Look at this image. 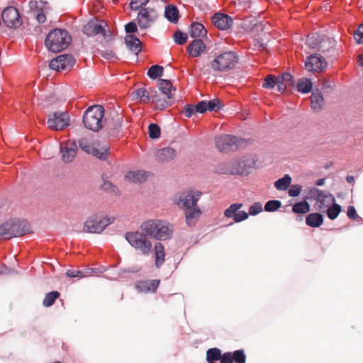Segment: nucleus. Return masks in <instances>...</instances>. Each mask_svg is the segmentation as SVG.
<instances>
[{"label":"nucleus","instance_id":"obj_1","mask_svg":"<svg viewBox=\"0 0 363 363\" xmlns=\"http://www.w3.org/2000/svg\"><path fill=\"white\" fill-rule=\"evenodd\" d=\"M140 229L149 237L157 240H167L173 233V226L166 220H149L143 222Z\"/></svg>","mask_w":363,"mask_h":363},{"label":"nucleus","instance_id":"obj_2","mask_svg":"<svg viewBox=\"0 0 363 363\" xmlns=\"http://www.w3.org/2000/svg\"><path fill=\"white\" fill-rule=\"evenodd\" d=\"M238 60L239 57L236 52L225 51L215 56L211 62V67L216 73H226L236 67Z\"/></svg>","mask_w":363,"mask_h":363},{"label":"nucleus","instance_id":"obj_3","mask_svg":"<svg viewBox=\"0 0 363 363\" xmlns=\"http://www.w3.org/2000/svg\"><path fill=\"white\" fill-rule=\"evenodd\" d=\"M143 231L128 232L125 234V240L140 254L145 257H149L152 252L153 245Z\"/></svg>","mask_w":363,"mask_h":363},{"label":"nucleus","instance_id":"obj_4","mask_svg":"<svg viewBox=\"0 0 363 363\" xmlns=\"http://www.w3.org/2000/svg\"><path fill=\"white\" fill-rule=\"evenodd\" d=\"M104 108L100 105L89 107L84 113L83 123L84 126L92 131L96 132L104 126Z\"/></svg>","mask_w":363,"mask_h":363},{"label":"nucleus","instance_id":"obj_5","mask_svg":"<svg viewBox=\"0 0 363 363\" xmlns=\"http://www.w3.org/2000/svg\"><path fill=\"white\" fill-rule=\"evenodd\" d=\"M202 195L201 191L188 189L179 194L175 198V204L182 209H189L197 206V202Z\"/></svg>","mask_w":363,"mask_h":363},{"label":"nucleus","instance_id":"obj_6","mask_svg":"<svg viewBox=\"0 0 363 363\" xmlns=\"http://www.w3.org/2000/svg\"><path fill=\"white\" fill-rule=\"evenodd\" d=\"M215 143L218 150L224 152L235 151L246 144L245 140L230 135L217 137Z\"/></svg>","mask_w":363,"mask_h":363},{"label":"nucleus","instance_id":"obj_7","mask_svg":"<svg viewBox=\"0 0 363 363\" xmlns=\"http://www.w3.org/2000/svg\"><path fill=\"white\" fill-rule=\"evenodd\" d=\"M45 43V45H70L72 38L67 30L55 28L49 32Z\"/></svg>","mask_w":363,"mask_h":363},{"label":"nucleus","instance_id":"obj_8","mask_svg":"<svg viewBox=\"0 0 363 363\" xmlns=\"http://www.w3.org/2000/svg\"><path fill=\"white\" fill-rule=\"evenodd\" d=\"M113 221V218L92 216L84 222L83 229L86 233H100Z\"/></svg>","mask_w":363,"mask_h":363},{"label":"nucleus","instance_id":"obj_9","mask_svg":"<svg viewBox=\"0 0 363 363\" xmlns=\"http://www.w3.org/2000/svg\"><path fill=\"white\" fill-rule=\"evenodd\" d=\"M218 172L220 174L240 175H245L247 173L244 162L238 160L220 163L218 167Z\"/></svg>","mask_w":363,"mask_h":363},{"label":"nucleus","instance_id":"obj_10","mask_svg":"<svg viewBox=\"0 0 363 363\" xmlns=\"http://www.w3.org/2000/svg\"><path fill=\"white\" fill-rule=\"evenodd\" d=\"M106 22L98 19H93L89 21L84 26V33L88 36H94L97 34H103L105 38H111V33L109 32Z\"/></svg>","mask_w":363,"mask_h":363},{"label":"nucleus","instance_id":"obj_11","mask_svg":"<svg viewBox=\"0 0 363 363\" xmlns=\"http://www.w3.org/2000/svg\"><path fill=\"white\" fill-rule=\"evenodd\" d=\"M69 122V116L67 112H55L49 115L48 126L52 130H60L68 126Z\"/></svg>","mask_w":363,"mask_h":363},{"label":"nucleus","instance_id":"obj_12","mask_svg":"<svg viewBox=\"0 0 363 363\" xmlns=\"http://www.w3.org/2000/svg\"><path fill=\"white\" fill-rule=\"evenodd\" d=\"M190 36L194 40L189 45H201L208 43L206 37L207 30L204 26L199 23H193L189 28Z\"/></svg>","mask_w":363,"mask_h":363},{"label":"nucleus","instance_id":"obj_13","mask_svg":"<svg viewBox=\"0 0 363 363\" xmlns=\"http://www.w3.org/2000/svg\"><path fill=\"white\" fill-rule=\"evenodd\" d=\"M75 63V59L69 54L58 55L52 59L49 64V67L56 71H62L70 69Z\"/></svg>","mask_w":363,"mask_h":363},{"label":"nucleus","instance_id":"obj_14","mask_svg":"<svg viewBox=\"0 0 363 363\" xmlns=\"http://www.w3.org/2000/svg\"><path fill=\"white\" fill-rule=\"evenodd\" d=\"M311 194L316 200V208L319 211H324L335 201V197L332 194H326L325 191L315 188L311 190Z\"/></svg>","mask_w":363,"mask_h":363},{"label":"nucleus","instance_id":"obj_15","mask_svg":"<svg viewBox=\"0 0 363 363\" xmlns=\"http://www.w3.org/2000/svg\"><path fill=\"white\" fill-rule=\"evenodd\" d=\"M328 66L325 59L320 54L308 56L306 60L305 67L309 72H321Z\"/></svg>","mask_w":363,"mask_h":363},{"label":"nucleus","instance_id":"obj_16","mask_svg":"<svg viewBox=\"0 0 363 363\" xmlns=\"http://www.w3.org/2000/svg\"><path fill=\"white\" fill-rule=\"evenodd\" d=\"M1 18L6 26L9 28H18L22 23L18 11L13 6L6 8L2 12Z\"/></svg>","mask_w":363,"mask_h":363},{"label":"nucleus","instance_id":"obj_17","mask_svg":"<svg viewBox=\"0 0 363 363\" xmlns=\"http://www.w3.org/2000/svg\"><path fill=\"white\" fill-rule=\"evenodd\" d=\"M10 239L15 237H20L29 233V225L26 220L8 221Z\"/></svg>","mask_w":363,"mask_h":363},{"label":"nucleus","instance_id":"obj_18","mask_svg":"<svg viewBox=\"0 0 363 363\" xmlns=\"http://www.w3.org/2000/svg\"><path fill=\"white\" fill-rule=\"evenodd\" d=\"M78 147L74 141L68 140L61 144L60 152L64 162L69 163L73 161L77 155Z\"/></svg>","mask_w":363,"mask_h":363},{"label":"nucleus","instance_id":"obj_19","mask_svg":"<svg viewBox=\"0 0 363 363\" xmlns=\"http://www.w3.org/2000/svg\"><path fill=\"white\" fill-rule=\"evenodd\" d=\"M156 18L157 13L153 9L143 8L139 11L137 19L139 26L146 28L150 26Z\"/></svg>","mask_w":363,"mask_h":363},{"label":"nucleus","instance_id":"obj_20","mask_svg":"<svg viewBox=\"0 0 363 363\" xmlns=\"http://www.w3.org/2000/svg\"><path fill=\"white\" fill-rule=\"evenodd\" d=\"M275 86L279 92H284L289 86L280 79V75L277 77L272 74H269L264 79L263 87L266 89H272Z\"/></svg>","mask_w":363,"mask_h":363},{"label":"nucleus","instance_id":"obj_21","mask_svg":"<svg viewBox=\"0 0 363 363\" xmlns=\"http://www.w3.org/2000/svg\"><path fill=\"white\" fill-rule=\"evenodd\" d=\"M160 283V281L157 279L140 281L136 283L135 287L140 292L154 293L157 291Z\"/></svg>","mask_w":363,"mask_h":363},{"label":"nucleus","instance_id":"obj_22","mask_svg":"<svg viewBox=\"0 0 363 363\" xmlns=\"http://www.w3.org/2000/svg\"><path fill=\"white\" fill-rule=\"evenodd\" d=\"M150 99L152 103L155 104L157 108L160 110H163L173 104V101L167 99L162 93H157V91L152 90H151Z\"/></svg>","mask_w":363,"mask_h":363},{"label":"nucleus","instance_id":"obj_23","mask_svg":"<svg viewBox=\"0 0 363 363\" xmlns=\"http://www.w3.org/2000/svg\"><path fill=\"white\" fill-rule=\"evenodd\" d=\"M213 25L220 30H227L233 23V20L226 14L216 13L212 18Z\"/></svg>","mask_w":363,"mask_h":363},{"label":"nucleus","instance_id":"obj_24","mask_svg":"<svg viewBox=\"0 0 363 363\" xmlns=\"http://www.w3.org/2000/svg\"><path fill=\"white\" fill-rule=\"evenodd\" d=\"M159 90L162 94L171 101H174L176 89L172 86V82L167 79H160L157 84Z\"/></svg>","mask_w":363,"mask_h":363},{"label":"nucleus","instance_id":"obj_25","mask_svg":"<svg viewBox=\"0 0 363 363\" xmlns=\"http://www.w3.org/2000/svg\"><path fill=\"white\" fill-rule=\"evenodd\" d=\"M123 122V115L113 111L111 113L110 118L107 121V129L110 132H115L121 127Z\"/></svg>","mask_w":363,"mask_h":363},{"label":"nucleus","instance_id":"obj_26","mask_svg":"<svg viewBox=\"0 0 363 363\" xmlns=\"http://www.w3.org/2000/svg\"><path fill=\"white\" fill-rule=\"evenodd\" d=\"M152 251H154L155 266L157 268H160L165 261V251L164 247L161 242H156L154 246Z\"/></svg>","mask_w":363,"mask_h":363},{"label":"nucleus","instance_id":"obj_27","mask_svg":"<svg viewBox=\"0 0 363 363\" xmlns=\"http://www.w3.org/2000/svg\"><path fill=\"white\" fill-rule=\"evenodd\" d=\"M186 223L188 226H194L200 218L202 212L198 206L191 208L186 209Z\"/></svg>","mask_w":363,"mask_h":363},{"label":"nucleus","instance_id":"obj_28","mask_svg":"<svg viewBox=\"0 0 363 363\" xmlns=\"http://www.w3.org/2000/svg\"><path fill=\"white\" fill-rule=\"evenodd\" d=\"M175 150L169 147L160 149L156 152V157L161 162H169L175 157Z\"/></svg>","mask_w":363,"mask_h":363},{"label":"nucleus","instance_id":"obj_29","mask_svg":"<svg viewBox=\"0 0 363 363\" xmlns=\"http://www.w3.org/2000/svg\"><path fill=\"white\" fill-rule=\"evenodd\" d=\"M94 52L99 55L106 60H113L118 57V50H113L111 47H100L97 48Z\"/></svg>","mask_w":363,"mask_h":363},{"label":"nucleus","instance_id":"obj_30","mask_svg":"<svg viewBox=\"0 0 363 363\" xmlns=\"http://www.w3.org/2000/svg\"><path fill=\"white\" fill-rule=\"evenodd\" d=\"M147 174L144 171H131L128 172L125 177L133 183H142L147 179Z\"/></svg>","mask_w":363,"mask_h":363},{"label":"nucleus","instance_id":"obj_31","mask_svg":"<svg viewBox=\"0 0 363 363\" xmlns=\"http://www.w3.org/2000/svg\"><path fill=\"white\" fill-rule=\"evenodd\" d=\"M323 223V216L319 213H312L306 218V223L313 228L320 226Z\"/></svg>","mask_w":363,"mask_h":363},{"label":"nucleus","instance_id":"obj_32","mask_svg":"<svg viewBox=\"0 0 363 363\" xmlns=\"http://www.w3.org/2000/svg\"><path fill=\"white\" fill-rule=\"evenodd\" d=\"M311 108L315 111L321 110L325 104V101L323 95L317 91L313 92L311 96Z\"/></svg>","mask_w":363,"mask_h":363},{"label":"nucleus","instance_id":"obj_33","mask_svg":"<svg viewBox=\"0 0 363 363\" xmlns=\"http://www.w3.org/2000/svg\"><path fill=\"white\" fill-rule=\"evenodd\" d=\"M142 47H123L121 50H118V56L121 58H129L130 57H137L138 53L142 51Z\"/></svg>","mask_w":363,"mask_h":363},{"label":"nucleus","instance_id":"obj_34","mask_svg":"<svg viewBox=\"0 0 363 363\" xmlns=\"http://www.w3.org/2000/svg\"><path fill=\"white\" fill-rule=\"evenodd\" d=\"M135 99H139L141 103L146 104L150 101L151 98V92H149L145 88L137 89L132 93Z\"/></svg>","mask_w":363,"mask_h":363},{"label":"nucleus","instance_id":"obj_35","mask_svg":"<svg viewBox=\"0 0 363 363\" xmlns=\"http://www.w3.org/2000/svg\"><path fill=\"white\" fill-rule=\"evenodd\" d=\"M164 16L169 21L176 23L179 19V11L174 5H168L165 9Z\"/></svg>","mask_w":363,"mask_h":363},{"label":"nucleus","instance_id":"obj_36","mask_svg":"<svg viewBox=\"0 0 363 363\" xmlns=\"http://www.w3.org/2000/svg\"><path fill=\"white\" fill-rule=\"evenodd\" d=\"M291 183V177L289 174H285L274 182V186L277 190L285 191L290 186Z\"/></svg>","mask_w":363,"mask_h":363},{"label":"nucleus","instance_id":"obj_37","mask_svg":"<svg viewBox=\"0 0 363 363\" xmlns=\"http://www.w3.org/2000/svg\"><path fill=\"white\" fill-rule=\"evenodd\" d=\"M297 90L301 93H309L312 89V83L307 78L299 79L296 84Z\"/></svg>","mask_w":363,"mask_h":363},{"label":"nucleus","instance_id":"obj_38","mask_svg":"<svg viewBox=\"0 0 363 363\" xmlns=\"http://www.w3.org/2000/svg\"><path fill=\"white\" fill-rule=\"evenodd\" d=\"M60 293L56 291H53L46 294L43 301V305L45 307H50L52 306L56 299L60 297Z\"/></svg>","mask_w":363,"mask_h":363},{"label":"nucleus","instance_id":"obj_39","mask_svg":"<svg viewBox=\"0 0 363 363\" xmlns=\"http://www.w3.org/2000/svg\"><path fill=\"white\" fill-rule=\"evenodd\" d=\"M292 211L298 214L306 213L310 211V205L307 201H301L293 206Z\"/></svg>","mask_w":363,"mask_h":363},{"label":"nucleus","instance_id":"obj_40","mask_svg":"<svg viewBox=\"0 0 363 363\" xmlns=\"http://www.w3.org/2000/svg\"><path fill=\"white\" fill-rule=\"evenodd\" d=\"M341 206L334 202L327 208V216L330 220H335L341 212Z\"/></svg>","mask_w":363,"mask_h":363},{"label":"nucleus","instance_id":"obj_41","mask_svg":"<svg viewBox=\"0 0 363 363\" xmlns=\"http://www.w3.org/2000/svg\"><path fill=\"white\" fill-rule=\"evenodd\" d=\"M222 357L221 351L218 348H211L206 352L207 362H213L220 360Z\"/></svg>","mask_w":363,"mask_h":363},{"label":"nucleus","instance_id":"obj_42","mask_svg":"<svg viewBox=\"0 0 363 363\" xmlns=\"http://www.w3.org/2000/svg\"><path fill=\"white\" fill-rule=\"evenodd\" d=\"M108 153V148L103 147L101 149H99L95 147H91L89 154H91L97 158L101 160H106Z\"/></svg>","mask_w":363,"mask_h":363},{"label":"nucleus","instance_id":"obj_43","mask_svg":"<svg viewBox=\"0 0 363 363\" xmlns=\"http://www.w3.org/2000/svg\"><path fill=\"white\" fill-rule=\"evenodd\" d=\"M164 72V68L160 65H153L151 66L147 72V75L151 79H157L161 76H162Z\"/></svg>","mask_w":363,"mask_h":363},{"label":"nucleus","instance_id":"obj_44","mask_svg":"<svg viewBox=\"0 0 363 363\" xmlns=\"http://www.w3.org/2000/svg\"><path fill=\"white\" fill-rule=\"evenodd\" d=\"M242 203H233L231 204L224 211V215L227 218H233L234 219L236 212L242 207Z\"/></svg>","mask_w":363,"mask_h":363},{"label":"nucleus","instance_id":"obj_45","mask_svg":"<svg viewBox=\"0 0 363 363\" xmlns=\"http://www.w3.org/2000/svg\"><path fill=\"white\" fill-rule=\"evenodd\" d=\"M206 106L210 111H218L223 107L222 101L218 99H215L206 102Z\"/></svg>","mask_w":363,"mask_h":363},{"label":"nucleus","instance_id":"obj_46","mask_svg":"<svg viewBox=\"0 0 363 363\" xmlns=\"http://www.w3.org/2000/svg\"><path fill=\"white\" fill-rule=\"evenodd\" d=\"M206 52V47H187V52L191 57H196Z\"/></svg>","mask_w":363,"mask_h":363},{"label":"nucleus","instance_id":"obj_47","mask_svg":"<svg viewBox=\"0 0 363 363\" xmlns=\"http://www.w3.org/2000/svg\"><path fill=\"white\" fill-rule=\"evenodd\" d=\"M281 206V203L280 201L270 200L265 203L264 209L266 211L272 212L279 208Z\"/></svg>","mask_w":363,"mask_h":363},{"label":"nucleus","instance_id":"obj_48","mask_svg":"<svg viewBox=\"0 0 363 363\" xmlns=\"http://www.w3.org/2000/svg\"><path fill=\"white\" fill-rule=\"evenodd\" d=\"M150 138L152 139L158 138L160 136V128L155 123H151L148 128Z\"/></svg>","mask_w":363,"mask_h":363},{"label":"nucleus","instance_id":"obj_49","mask_svg":"<svg viewBox=\"0 0 363 363\" xmlns=\"http://www.w3.org/2000/svg\"><path fill=\"white\" fill-rule=\"evenodd\" d=\"M9 240L10 239V233L9 230L8 221L0 225V240Z\"/></svg>","mask_w":363,"mask_h":363},{"label":"nucleus","instance_id":"obj_50","mask_svg":"<svg viewBox=\"0 0 363 363\" xmlns=\"http://www.w3.org/2000/svg\"><path fill=\"white\" fill-rule=\"evenodd\" d=\"M280 75V79L289 86H294L295 81L292 75L289 72H284Z\"/></svg>","mask_w":363,"mask_h":363},{"label":"nucleus","instance_id":"obj_51","mask_svg":"<svg viewBox=\"0 0 363 363\" xmlns=\"http://www.w3.org/2000/svg\"><path fill=\"white\" fill-rule=\"evenodd\" d=\"M232 355L233 360L237 363H245L246 357L243 350H236L234 352H232Z\"/></svg>","mask_w":363,"mask_h":363},{"label":"nucleus","instance_id":"obj_52","mask_svg":"<svg viewBox=\"0 0 363 363\" xmlns=\"http://www.w3.org/2000/svg\"><path fill=\"white\" fill-rule=\"evenodd\" d=\"M66 275L70 278H78V279H82V278L86 277V275L85 274V273L84 272L80 271V270L73 269L67 270L66 272Z\"/></svg>","mask_w":363,"mask_h":363},{"label":"nucleus","instance_id":"obj_53","mask_svg":"<svg viewBox=\"0 0 363 363\" xmlns=\"http://www.w3.org/2000/svg\"><path fill=\"white\" fill-rule=\"evenodd\" d=\"M174 38L176 43L183 45L186 43L187 35L181 31H177L174 35Z\"/></svg>","mask_w":363,"mask_h":363},{"label":"nucleus","instance_id":"obj_54","mask_svg":"<svg viewBox=\"0 0 363 363\" xmlns=\"http://www.w3.org/2000/svg\"><path fill=\"white\" fill-rule=\"evenodd\" d=\"M262 211V205L261 203L256 202L252 204L249 208V213L251 216H256Z\"/></svg>","mask_w":363,"mask_h":363},{"label":"nucleus","instance_id":"obj_55","mask_svg":"<svg viewBox=\"0 0 363 363\" xmlns=\"http://www.w3.org/2000/svg\"><path fill=\"white\" fill-rule=\"evenodd\" d=\"M149 0H131L130 7L132 10L137 11L142 6H145Z\"/></svg>","mask_w":363,"mask_h":363},{"label":"nucleus","instance_id":"obj_56","mask_svg":"<svg viewBox=\"0 0 363 363\" xmlns=\"http://www.w3.org/2000/svg\"><path fill=\"white\" fill-rule=\"evenodd\" d=\"M125 41L127 45H140L142 44L140 40L133 34L128 35Z\"/></svg>","mask_w":363,"mask_h":363},{"label":"nucleus","instance_id":"obj_57","mask_svg":"<svg viewBox=\"0 0 363 363\" xmlns=\"http://www.w3.org/2000/svg\"><path fill=\"white\" fill-rule=\"evenodd\" d=\"M78 143L79 147L86 153H89L91 147H93L86 138L79 139Z\"/></svg>","mask_w":363,"mask_h":363},{"label":"nucleus","instance_id":"obj_58","mask_svg":"<svg viewBox=\"0 0 363 363\" xmlns=\"http://www.w3.org/2000/svg\"><path fill=\"white\" fill-rule=\"evenodd\" d=\"M302 189V186L298 184H294L291 186L289 190V195L291 197H295L299 195Z\"/></svg>","mask_w":363,"mask_h":363},{"label":"nucleus","instance_id":"obj_59","mask_svg":"<svg viewBox=\"0 0 363 363\" xmlns=\"http://www.w3.org/2000/svg\"><path fill=\"white\" fill-rule=\"evenodd\" d=\"M248 215L249 214L245 211H238L236 215H235L234 221L235 223L243 221L248 218Z\"/></svg>","mask_w":363,"mask_h":363},{"label":"nucleus","instance_id":"obj_60","mask_svg":"<svg viewBox=\"0 0 363 363\" xmlns=\"http://www.w3.org/2000/svg\"><path fill=\"white\" fill-rule=\"evenodd\" d=\"M196 112L195 106L187 104L184 107L183 113L187 118L191 117V116Z\"/></svg>","mask_w":363,"mask_h":363},{"label":"nucleus","instance_id":"obj_61","mask_svg":"<svg viewBox=\"0 0 363 363\" xmlns=\"http://www.w3.org/2000/svg\"><path fill=\"white\" fill-rule=\"evenodd\" d=\"M354 37L357 43H363V25L359 27L354 33Z\"/></svg>","mask_w":363,"mask_h":363},{"label":"nucleus","instance_id":"obj_62","mask_svg":"<svg viewBox=\"0 0 363 363\" xmlns=\"http://www.w3.org/2000/svg\"><path fill=\"white\" fill-rule=\"evenodd\" d=\"M206 101H201L200 102H199L196 106H195V108H196V111L197 113H205L208 108H207V106H206Z\"/></svg>","mask_w":363,"mask_h":363},{"label":"nucleus","instance_id":"obj_63","mask_svg":"<svg viewBox=\"0 0 363 363\" xmlns=\"http://www.w3.org/2000/svg\"><path fill=\"white\" fill-rule=\"evenodd\" d=\"M347 215L350 219L355 220L358 218L355 208L353 206H348Z\"/></svg>","mask_w":363,"mask_h":363},{"label":"nucleus","instance_id":"obj_64","mask_svg":"<svg viewBox=\"0 0 363 363\" xmlns=\"http://www.w3.org/2000/svg\"><path fill=\"white\" fill-rule=\"evenodd\" d=\"M221 363H233L232 352H225L222 355L220 359Z\"/></svg>","mask_w":363,"mask_h":363}]
</instances>
